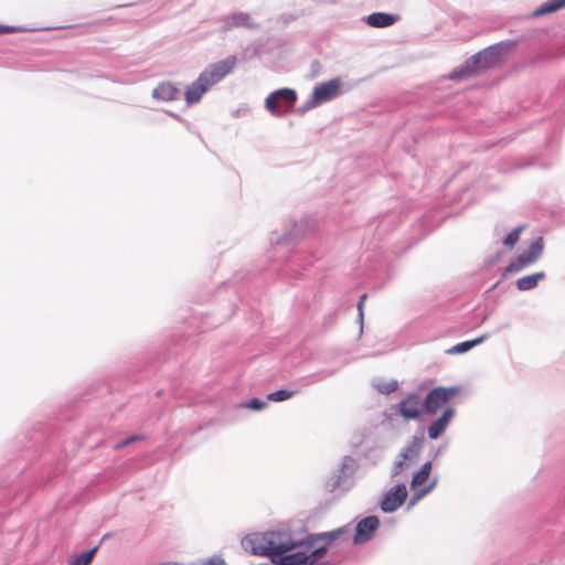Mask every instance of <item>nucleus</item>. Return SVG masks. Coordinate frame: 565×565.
Segmentation results:
<instances>
[{
    "mask_svg": "<svg viewBox=\"0 0 565 565\" xmlns=\"http://www.w3.org/2000/svg\"><path fill=\"white\" fill-rule=\"evenodd\" d=\"M242 547L269 557L275 565H322L327 552L326 546L313 541H296L286 531L248 534L242 540Z\"/></svg>",
    "mask_w": 565,
    "mask_h": 565,
    "instance_id": "nucleus-1",
    "label": "nucleus"
},
{
    "mask_svg": "<svg viewBox=\"0 0 565 565\" xmlns=\"http://www.w3.org/2000/svg\"><path fill=\"white\" fill-rule=\"evenodd\" d=\"M513 47L514 43L511 41L501 42L489 46L470 57L461 67L456 70L452 73L451 78L460 79L463 77L477 75L482 71L491 68L500 64Z\"/></svg>",
    "mask_w": 565,
    "mask_h": 565,
    "instance_id": "nucleus-2",
    "label": "nucleus"
},
{
    "mask_svg": "<svg viewBox=\"0 0 565 565\" xmlns=\"http://www.w3.org/2000/svg\"><path fill=\"white\" fill-rule=\"evenodd\" d=\"M341 87L342 81L340 78H333L316 85L311 96L301 107H299L298 113L305 114L308 110L334 99L342 94Z\"/></svg>",
    "mask_w": 565,
    "mask_h": 565,
    "instance_id": "nucleus-3",
    "label": "nucleus"
},
{
    "mask_svg": "<svg viewBox=\"0 0 565 565\" xmlns=\"http://www.w3.org/2000/svg\"><path fill=\"white\" fill-rule=\"evenodd\" d=\"M422 444L423 441L418 437H413L407 443V445L398 454L393 465L392 477L402 475L403 472L409 470L413 466L416 465L420 455Z\"/></svg>",
    "mask_w": 565,
    "mask_h": 565,
    "instance_id": "nucleus-4",
    "label": "nucleus"
},
{
    "mask_svg": "<svg viewBox=\"0 0 565 565\" xmlns=\"http://www.w3.org/2000/svg\"><path fill=\"white\" fill-rule=\"evenodd\" d=\"M236 63V56L230 55L224 60L207 65L199 77L209 88H211L228 75L235 68Z\"/></svg>",
    "mask_w": 565,
    "mask_h": 565,
    "instance_id": "nucleus-5",
    "label": "nucleus"
},
{
    "mask_svg": "<svg viewBox=\"0 0 565 565\" xmlns=\"http://www.w3.org/2000/svg\"><path fill=\"white\" fill-rule=\"evenodd\" d=\"M297 100V93L291 88H280L270 93L265 99V107L273 116H282Z\"/></svg>",
    "mask_w": 565,
    "mask_h": 565,
    "instance_id": "nucleus-6",
    "label": "nucleus"
},
{
    "mask_svg": "<svg viewBox=\"0 0 565 565\" xmlns=\"http://www.w3.org/2000/svg\"><path fill=\"white\" fill-rule=\"evenodd\" d=\"M544 248V241L542 237L535 238L529 249L516 257L507 267V273L514 274L523 270L525 267L534 264L542 255Z\"/></svg>",
    "mask_w": 565,
    "mask_h": 565,
    "instance_id": "nucleus-7",
    "label": "nucleus"
},
{
    "mask_svg": "<svg viewBox=\"0 0 565 565\" xmlns=\"http://www.w3.org/2000/svg\"><path fill=\"white\" fill-rule=\"evenodd\" d=\"M395 409L405 420H413L420 417L425 411L424 402L419 393L407 394L396 406Z\"/></svg>",
    "mask_w": 565,
    "mask_h": 565,
    "instance_id": "nucleus-8",
    "label": "nucleus"
},
{
    "mask_svg": "<svg viewBox=\"0 0 565 565\" xmlns=\"http://www.w3.org/2000/svg\"><path fill=\"white\" fill-rule=\"evenodd\" d=\"M458 390L455 387H436L431 390L424 402L425 411L428 414H435L448 401H450Z\"/></svg>",
    "mask_w": 565,
    "mask_h": 565,
    "instance_id": "nucleus-9",
    "label": "nucleus"
},
{
    "mask_svg": "<svg viewBox=\"0 0 565 565\" xmlns=\"http://www.w3.org/2000/svg\"><path fill=\"white\" fill-rule=\"evenodd\" d=\"M407 488L404 483H399L391 488L384 493L380 507L383 512L392 513L396 511L407 498Z\"/></svg>",
    "mask_w": 565,
    "mask_h": 565,
    "instance_id": "nucleus-10",
    "label": "nucleus"
},
{
    "mask_svg": "<svg viewBox=\"0 0 565 565\" xmlns=\"http://www.w3.org/2000/svg\"><path fill=\"white\" fill-rule=\"evenodd\" d=\"M379 525H380V521L376 516H367V518L361 520L356 524L354 543L361 544V543L369 541L372 537L373 533L379 527Z\"/></svg>",
    "mask_w": 565,
    "mask_h": 565,
    "instance_id": "nucleus-11",
    "label": "nucleus"
},
{
    "mask_svg": "<svg viewBox=\"0 0 565 565\" xmlns=\"http://www.w3.org/2000/svg\"><path fill=\"white\" fill-rule=\"evenodd\" d=\"M454 416H455V409L450 408V407L446 408L444 411V413L441 414V416L428 426V429H427L428 437L430 439L439 438L444 434V431L447 429V427L449 426Z\"/></svg>",
    "mask_w": 565,
    "mask_h": 565,
    "instance_id": "nucleus-12",
    "label": "nucleus"
},
{
    "mask_svg": "<svg viewBox=\"0 0 565 565\" xmlns=\"http://www.w3.org/2000/svg\"><path fill=\"white\" fill-rule=\"evenodd\" d=\"M211 88H209L200 77L196 78L191 85L188 86L185 90V100L188 105H193L202 98V96L207 93Z\"/></svg>",
    "mask_w": 565,
    "mask_h": 565,
    "instance_id": "nucleus-13",
    "label": "nucleus"
},
{
    "mask_svg": "<svg viewBox=\"0 0 565 565\" xmlns=\"http://www.w3.org/2000/svg\"><path fill=\"white\" fill-rule=\"evenodd\" d=\"M180 92L171 83H162L157 86L152 92V97L162 102H170L178 98Z\"/></svg>",
    "mask_w": 565,
    "mask_h": 565,
    "instance_id": "nucleus-14",
    "label": "nucleus"
},
{
    "mask_svg": "<svg viewBox=\"0 0 565 565\" xmlns=\"http://www.w3.org/2000/svg\"><path fill=\"white\" fill-rule=\"evenodd\" d=\"M397 15L384 13V12H375L366 18V22L369 25L373 28H387L393 25L397 21Z\"/></svg>",
    "mask_w": 565,
    "mask_h": 565,
    "instance_id": "nucleus-15",
    "label": "nucleus"
},
{
    "mask_svg": "<svg viewBox=\"0 0 565 565\" xmlns=\"http://www.w3.org/2000/svg\"><path fill=\"white\" fill-rule=\"evenodd\" d=\"M545 278L543 271L521 277L516 280L515 285L519 290L526 291L535 288L537 284Z\"/></svg>",
    "mask_w": 565,
    "mask_h": 565,
    "instance_id": "nucleus-16",
    "label": "nucleus"
},
{
    "mask_svg": "<svg viewBox=\"0 0 565 565\" xmlns=\"http://www.w3.org/2000/svg\"><path fill=\"white\" fill-rule=\"evenodd\" d=\"M431 471V463L426 462L423 465V467L413 476L412 482H411V489H423L422 486L427 482L429 475Z\"/></svg>",
    "mask_w": 565,
    "mask_h": 565,
    "instance_id": "nucleus-17",
    "label": "nucleus"
},
{
    "mask_svg": "<svg viewBox=\"0 0 565 565\" xmlns=\"http://www.w3.org/2000/svg\"><path fill=\"white\" fill-rule=\"evenodd\" d=\"M98 547L95 546L90 550L83 551L68 559V565H90Z\"/></svg>",
    "mask_w": 565,
    "mask_h": 565,
    "instance_id": "nucleus-18",
    "label": "nucleus"
},
{
    "mask_svg": "<svg viewBox=\"0 0 565 565\" xmlns=\"http://www.w3.org/2000/svg\"><path fill=\"white\" fill-rule=\"evenodd\" d=\"M562 8H565V0H550L546 3H543L537 9H535L532 13L534 17L544 15L547 13L555 12Z\"/></svg>",
    "mask_w": 565,
    "mask_h": 565,
    "instance_id": "nucleus-19",
    "label": "nucleus"
},
{
    "mask_svg": "<svg viewBox=\"0 0 565 565\" xmlns=\"http://www.w3.org/2000/svg\"><path fill=\"white\" fill-rule=\"evenodd\" d=\"M484 339H486V335H482V337L477 338V339L471 340V341L460 342V343L451 347L450 349L446 350V353L447 354H461V353H465V352L471 350L472 348H475L476 345L480 344Z\"/></svg>",
    "mask_w": 565,
    "mask_h": 565,
    "instance_id": "nucleus-20",
    "label": "nucleus"
},
{
    "mask_svg": "<svg viewBox=\"0 0 565 565\" xmlns=\"http://www.w3.org/2000/svg\"><path fill=\"white\" fill-rule=\"evenodd\" d=\"M226 25L228 28L234 26H247L253 28L254 23L250 22V17L245 13H235L226 18Z\"/></svg>",
    "mask_w": 565,
    "mask_h": 565,
    "instance_id": "nucleus-21",
    "label": "nucleus"
},
{
    "mask_svg": "<svg viewBox=\"0 0 565 565\" xmlns=\"http://www.w3.org/2000/svg\"><path fill=\"white\" fill-rule=\"evenodd\" d=\"M373 385L382 394H390L397 391L398 388V382L396 380H377Z\"/></svg>",
    "mask_w": 565,
    "mask_h": 565,
    "instance_id": "nucleus-22",
    "label": "nucleus"
},
{
    "mask_svg": "<svg viewBox=\"0 0 565 565\" xmlns=\"http://www.w3.org/2000/svg\"><path fill=\"white\" fill-rule=\"evenodd\" d=\"M436 483H437V481L434 480L427 487H424L423 489L413 490L414 494L412 495V498L408 502V508H413L414 505H416L419 500H422L425 495H427L436 487Z\"/></svg>",
    "mask_w": 565,
    "mask_h": 565,
    "instance_id": "nucleus-23",
    "label": "nucleus"
},
{
    "mask_svg": "<svg viewBox=\"0 0 565 565\" xmlns=\"http://www.w3.org/2000/svg\"><path fill=\"white\" fill-rule=\"evenodd\" d=\"M436 483H437V481L434 480L427 487H424L423 489L413 490L414 494L412 495V498L408 502V508H413L414 505H416L419 500H422L425 495H427L436 487Z\"/></svg>",
    "mask_w": 565,
    "mask_h": 565,
    "instance_id": "nucleus-24",
    "label": "nucleus"
},
{
    "mask_svg": "<svg viewBox=\"0 0 565 565\" xmlns=\"http://www.w3.org/2000/svg\"><path fill=\"white\" fill-rule=\"evenodd\" d=\"M356 461L352 457H344L341 463V473L344 477H351L356 470Z\"/></svg>",
    "mask_w": 565,
    "mask_h": 565,
    "instance_id": "nucleus-25",
    "label": "nucleus"
},
{
    "mask_svg": "<svg viewBox=\"0 0 565 565\" xmlns=\"http://www.w3.org/2000/svg\"><path fill=\"white\" fill-rule=\"evenodd\" d=\"M524 226L520 225L515 227L511 233L507 235V237L503 239V244L508 246L509 248H513L515 244L518 243L520 235L523 231Z\"/></svg>",
    "mask_w": 565,
    "mask_h": 565,
    "instance_id": "nucleus-26",
    "label": "nucleus"
},
{
    "mask_svg": "<svg viewBox=\"0 0 565 565\" xmlns=\"http://www.w3.org/2000/svg\"><path fill=\"white\" fill-rule=\"evenodd\" d=\"M295 392L287 390H279L268 394L267 398L271 402H282L292 397Z\"/></svg>",
    "mask_w": 565,
    "mask_h": 565,
    "instance_id": "nucleus-27",
    "label": "nucleus"
},
{
    "mask_svg": "<svg viewBox=\"0 0 565 565\" xmlns=\"http://www.w3.org/2000/svg\"><path fill=\"white\" fill-rule=\"evenodd\" d=\"M191 565H227L225 559L220 555H213L211 557L199 559Z\"/></svg>",
    "mask_w": 565,
    "mask_h": 565,
    "instance_id": "nucleus-28",
    "label": "nucleus"
},
{
    "mask_svg": "<svg viewBox=\"0 0 565 565\" xmlns=\"http://www.w3.org/2000/svg\"><path fill=\"white\" fill-rule=\"evenodd\" d=\"M267 403L258 398H252L245 404V407L253 411H262L266 407Z\"/></svg>",
    "mask_w": 565,
    "mask_h": 565,
    "instance_id": "nucleus-29",
    "label": "nucleus"
},
{
    "mask_svg": "<svg viewBox=\"0 0 565 565\" xmlns=\"http://www.w3.org/2000/svg\"><path fill=\"white\" fill-rule=\"evenodd\" d=\"M141 439H142V436H141V435H134V436H131V437L127 438L126 440H124V441H121V443L117 444V445L115 446V449H116V450H119V449H121V448H124V447H126V446H129V445H131L132 443L138 441V440H141Z\"/></svg>",
    "mask_w": 565,
    "mask_h": 565,
    "instance_id": "nucleus-30",
    "label": "nucleus"
},
{
    "mask_svg": "<svg viewBox=\"0 0 565 565\" xmlns=\"http://www.w3.org/2000/svg\"><path fill=\"white\" fill-rule=\"evenodd\" d=\"M365 299H366V295H362L358 302L359 322H360L361 329L363 328V320H364L363 306H364Z\"/></svg>",
    "mask_w": 565,
    "mask_h": 565,
    "instance_id": "nucleus-31",
    "label": "nucleus"
},
{
    "mask_svg": "<svg viewBox=\"0 0 565 565\" xmlns=\"http://www.w3.org/2000/svg\"><path fill=\"white\" fill-rule=\"evenodd\" d=\"M340 534V531H337V532H330V533H324L322 534V537H328L329 540H333L335 539L338 535Z\"/></svg>",
    "mask_w": 565,
    "mask_h": 565,
    "instance_id": "nucleus-32",
    "label": "nucleus"
},
{
    "mask_svg": "<svg viewBox=\"0 0 565 565\" xmlns=\"http://www.w3.org/2000/svg\"><path fill=\"white\" fill-rule=\"evenodd\" d=\"M12 31H13V29H11V28L0 26V33H9Z\"/></svg>",
    "mask_w": 565,
    "mask_h": 565,
    "instance_id": "nucleus-33",
    "label": "nucleus"
}]
</instances>
